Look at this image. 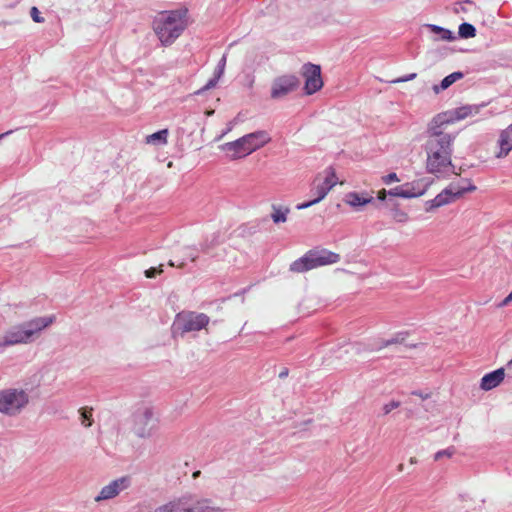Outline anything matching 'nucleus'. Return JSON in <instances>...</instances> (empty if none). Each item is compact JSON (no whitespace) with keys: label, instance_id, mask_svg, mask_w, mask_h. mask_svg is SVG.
<instances>
[{"label":"nucleus","instance_id":"obj_1","mask_svg":"<svg viewBox=\"0 0 512 512\" xmlns=\"http://www.w3.org/2000/svg\"><path fill=\"white\" fill-rule=\"evenodd\" d=\"M456 135L445 133L443 126L432 119L427 128V139L423 146L426 153V170L439 175L454 168L452 164L453 144Z\"/></svg>","mask_w":512,"mask_h":512},{"label":"nucleus","instance_id":"obj_2","mask_svg":"<svg viewBox=\"0 0 512 512\" xmlns=\"http://www.w3.org/2000/svg\"><path fill=\"white\" fill-rule=\"evenodd\" d=\"M186 8L162 11L153 21V29L160 42L171 45L187 27Z\"/></svg>","mask_w":512,"mask_h":512},{"label":"nucleus","instance_id":"obj_3","mask_svg":"<svg viewBox=\"0 0 512 512\" xmlns=\"http://www.w3.org/2000/svg\"><path fill=\"white\" fill-rule=\"evenodd\" d=\"M55 316L36 317L30 321L9 329L0 341L2 346H12L16 344H26L33 341L34 336L40 331L50 326L55 321Z\"/></svg>","mask_w":512,"mask_h":512},{"label":"nucleus","instance_id":"obj_4","mask_svg":"<svg viewBox=\"0 0 512 512\" xmlns=\"http://www.w3.org/2000/svg\"><path fill=\"white\" fill-rule=\"evenodd\" d=\"M209 498L195 499L191 493H185L180 497L157 507L154 512H223L220 507L211 506Z\"/></svg>","mask_w":512,"mask_h":512},{"label":"nucleus","instance_id":"obj_5","mask_svg":"<svg viewBox=\"0 0 512 512\" xmlns=\"http://www.w3.org/2000/svg\"><path fill=\"white\" fill-rule=\"evenodd\" d=\"M340 259V255L335 252L325 248H314L293 261L289 270L294 273H303L321 266L338 263Z\"/></svg>","mask_w":512,"mask_h":512},{"label":"nucleus","instance_id":"obj_6","mask_svg":"<svg viewBox=\"0 0 512 512\" xmlns=\"http://www.w3.org/2000/svg\"><path fill=\"white\" fill-rule=\"evenodd\" d=\"M134 434L142 439L153 437L160 426V414L151 405L138 407L132 415Z\"/></svg>","mask_w":512,"mask_h":512},{"label":"nucleus","instance_id":"obj_7","mask_svg":"<svg viewBox=\"0 0 512 512\" xmlns=\"http://www.w3.org/2000/svg\"><path fill=\"white\" fill-rule=\"evenodd\" d=\"M210 322V318L205 313L194 311L179 312L172 324V333L174 336L183 337L186 333L197 332L205 328Z\"/></svg>","mask_w":512,"mask_h":512},{"label":"nucleus","instance_id":"obj_8","mask_svg":"<svg viewBox=\"0 0 512 512\" xmlns=\"http://www.w3.org/2000/svg\"><path fill=\"white\" fill-rule=\"evenodd\" d=\"M29 395L24 389L0 390V413L9 417L19 415L29 404Z\"/></svg>","mask_w":512,"mask_h":512},{"label":"nucleus","instance_id":"obj_9","mask_svg":"<svg viewBox=\"0 0 512 512\" xmlns=\"http://www.w3.org/2000/svg\"><path fill=\"white\" fill-rule=\"evenodd\" d=\"M301 74L305 78L304 94L312 95L323 87L320 65L305 63L301 68Z\"/></svg>","mask_w":512,"mask_h":512},{"label":"nucleus","instance_id":"obj_10","mask_svg":"<svg viewBox=\"0 0 512 512\" xmlns=\"http://www.w3.org/2000/svg\"><path fill=\"white\" fill-rule=\"evenodd\" d=\"M300 86V80L297 76L286 74L275 78L271 86V98L281 99L286 95L296 91Z\"/></svg>","mask_w":512,"mask_h":512},{"label":"nucleus","instance_id":"obj_11","mask_svg":"<svg viewBox=\"0 0 512 512\" xmlns=\"http://www.w3.org/2000/svg\"><path fill=\"white\" fill-rule=\"evenodd\" d=\"M131 486V477L122 476L111 481L108 485L102 487L99 494L95 497L96 502L113 499L118 496L122 491Z\"/></svg>","mask_w":512,"mask_h":512},{"label":"nucleus","instance_id":"obj_12","mask_svg":"<svg viewBox=\"0 0 512 512\" xmlns=\"http://www.w3.org/2000/svg\"><path fill=\"white\" fill-rule=\"evenodd\" d=\"M461 192L462 191L457 190L455 188L454 183H451L448 187H446L438 195H436L434 199L426 202L425 210L427 212H430L433 209L447 205L453 202L454 200L460 198Z\"/></svg>","mask_w":512,"mask_h":512},{"label":"nucleus","instance_id":"obj_13","mask_svg":"<svg viewBox=\"0 0 512 512\" xmlns=\"http://www.w3.org/2000/svg\"><path fill=\"white\" fill-rule=\"evenodd\" d=\"M426 186L421 188V181H412L388 190V195L405 199L416 198L424 195Z\"/></svg>","mask_w":512,"mask_h":512},{"label":"nucleus","instance_id":"obj_14","mask_svg":"<svg viewBox=\"0 0 512 512\" xmlns=\"http://www.w3.org/2000/svg\"><path fill=\"white\" fill-rule=\"evenodd\" d=\"M470 109L471 108H469V105H463L461 107L440 113L433 118L434 123H439L440 125L444 126L446 124L454 123L455 121L463 120L471 116L469 112Z\"/></svg>","mask_w":512,"mask_h":512},{"label":"nucleus","instance_id":"obj_15","mask_svg":"<svg viewBox=\"0 0 512 512\" xmlns=\"http://www.w3.org/2000/svg\"><path fill=\"white\" fill-rule=\"evenodd\" d=\"M219 148L226 152L229 158L232 160L244 158L251 154L247 151L248 147L243 141V136L235 141L224 143Z\"/></svg>","mask_w":512,"mask_h":512},{"label":"nucleus","instance_id":"obj_16","mask_svg":"<svg viewBox=\"0 0 512 512\" xmlns=\"http://www.w3.org/2000/svg\"><path fill=\"white\" fill-rule=\"evenodd\" d=\"M271 140L269 134L264 130L255 131L243 136V141L248 147V152L253 153Z\"/></svg>","mask_w":512,"mask_h":512},{"label":"nucleus","instance_id":"obj_17","mask_svg":"<svg viewBox=\"0 0 512 512\" xmlns=\"http://www.w3.org/2000/svg\"><path fill=\"white\" fill-rule=\"evenodd\" d=\"M406 336H407L406 332H399L391 339L382 340L380 342H375V343H369L363 348V350L377 351V350H381L382 348L388 347L393 344L403 343ZM353 349H355L357 352L362 351L361 344H358V343L354 344Z\"/></svg>","mask_w":512,"mask_h":512},{"label":"nucleus","instance_id":"obj_18","mask_svg":"<svg viewBox=\"0 0 512 512\" xmlns=\"http://www.w3.org/2000/svg\"><path fill=\"white\" fill-rule=\"evenodd\" d=\"M504 377L505 369L503 367L486 373L481 379L480 388L484 391H490L499 386Z\"/></svg>","mask_w":512,"mask_h":512},{"label":"nucleus","instance_id":"obj_19","mask_svg":"<svg viewBox=\"0 0 512 512\" xmlns=\"http://www.w3.org/2000/svg\"><path fill=\"white\" fill-rule=\"evenodd\" d=\"M498 143L500 146L498 157L507 156L512 150V123L500 133Z\"/></svg>","mask_w":512,"mask_h":512},{"label":"nucleus","instance_id":"obj_20","mask_svg":"<svg viewBox=\"0 0 512 512\" xmlns=\"http://www.w3.org/2000/svg\"><path fill=\"white\" fill-rule=\"evenodd\" d=\"M344 202L353 208H360L370 203H374L372 196H364L357 192H349L344 197Z\"/></svg>","mask_w":512,"mask_h":512},{"label":"nucleus","instance_id":"obj_21","mask_svg":"<svg viewBox=\"0 0 512 512\" xmlns=\"http://www.w3.org/2000/svg\"><path fill=\"white\" fill-rule=\"evenodd\" d=\"M463 77H464V73L463 72L455 71V72L447 75L446 77H444L441 80L440 84L434 85L433 86V91L436 94H438L439 92L448 89L453 83H455L456 81L462 79Z\"/></svg>","mask_w":512,"mask_h":512},{"label":"nucleus","instance_id":"obj_22","mask_svg":"<svg viewBox=\"0 0 512 512\" xmlns=\"http://www.w3.org/2000/svg\"><path fill=\"white\" fill-rule=\"evenodd\" d=\"M328 192H329V187L324 188L323 186H321V184L318 185L315 189L316 197L310 201L297 204L296 209L303 210V209L309 208V207L319 203L321 200H323L326 197Z\"/></svg>","mask_w":512,"mask_h":512},{"label":"nucleus","instance_id":"obj_23","mask_svg":"<svg viewBox=\"0 0 512 512\" xmlns=\"http://www.w3.org/2000/svg\"><path fill=\"white\" fill-rule=\"evenodd\" d=\"M426 26L431 32L439 35L441 40L454 41L456 39L455 34L449 29L435 24H427Z\"/></svg>","mask_w":512,"mask_h":512},{"label":"nucleus","instance_id":"obj_24","mask_svg":"<svg viewBox=\"0 0 512 512\" xmlns=\"http://www.w3.org/2000/svg\"><path fill=\"white\" fill-rule=\"evenodd\" d=\"M272 210L273 212L271 213V219L275 224L286 222L287 215L290 212L288 207H281L273 204Z\"/></svg>","mask_w":512,"mask_h":512},{"label":"nucleus","instance_id":"obj_25","mask_svg":"<svg viewBox=\"0 0 512 512\" xmlns=\"http://www.w3.org/2000/svg\"><path fill=\"white\" fill-rule=\"evenodd\" d=\"M476 33L477 30L475 26L468 22H463L459 25L458 35L462 39L473 38L476 36Z\"/></svg>","mask_w":512,"mask_h":512},{"label":"nucleus","instance_id":"obj_26","mask_svg":"<svg viewBox=\"0 0 512 512\" xmlns=\"http://www.w3.org/2000/svg\"><path fill=\"white\" fill-rule=\"evenodd\" d=\"M168 129L159 130L149 136H147V143L155 145H164L167 143Z\"/></svg>","mask_w":512,"mask_h":512},{"label":"nucleus","instance_id":"obj_27","mask_svg":"<svg viewBox=\"0 0 512 512\" xmlns=\"http://www.w3.org/2000/svg\"><path fill=\"white\" fill-rule=\"evenodd\" d=\"M325 172H326V177H325L323 183L321 184V186H323L324 188L329 187V191H330L337 183L335 169L332 166H330L326 169Z\"/></svg>","mask_w":512,"mask_h":512},{"label":"nucleus","instance_id":"obj_28","mask_svg":"<svg viewBox=\"0 0 512 512\" xmlns=\"http://www.w3.org/2000/svg\"><path fill=\"white\" fill-rule=\"evenodd\" d=\"M454 183V186L457 190H460L462 191L461 192V197L467 193V192H473L475 191L477 188L474 184H472L471 180L470 179H462L460 182H453Z\"/></svg>","mask_w":512,"mask_h":512},{"label":"nucleus","instance_id":"obj_29","mask_svg":"<svg viewBox=\"0 0 512 512\" xmlns=\"http://www.w3.org/2000/svg\"><path fill=\"white\" fill-rule=\"evenodd\" d=\"M81 422L85 427H90L93 424L92 408L83 407L79 409Z\"/></svg>","mask_w":512,"mask_h":512},{"label":"nucleus","instance_id":"obj_30","mask_svg":"<svg viewBox=\"0 0 512 512\" xmlns=\"http://www.w3.org/2000/svg\"><path fill=\"white\" fill-rule=\"evenodd\" d=\"M391 214L393 219L398 223H405L409 219L408 214L405 211L399 209L398 206H394L391 209Z\"/></svg>","mask_w":512,"mask_h":512},{"label":"nucleus","instance_id":"obj_31","mask_svg":"<svg viewBox=\"0 0 512 512\" xmlns=\"http://www.w3.org/2000/svg\"><path fill=\"white\" fill-rule=\"evenodd\" d=\"M219 79H220L219 77H217L216 75H213V77L202 88L198 89L195 92V94L196 95H201L205 91L214 88L217 85Z\"/></svg>","mask_w":512,"mask_h":512},{"label":"nucleus","instance_id":"obj_32","mask_svg":"<svg viewBox=\"0 0 512 512\" xmlns=\"http://www.w3.org/2000/svg\"><path fill=\"white\" fill-rule=\"evenodd\" d=\"M226 54H224L221 59L219 60L216 68H215V71H214V75H216L217 77L221 78L222 75L224 74V70H225V66H226Z\"/></svg>","mask_w":512,"mask_h":512},{"label":"nucleus","instance_id":"obj_33","mask_svg":"<svg viewBox=\"0 0 512 512\" xmlns=\"http://www.w3.org/2000/svg\"><path fill=\"white\" fill-rule=\"evenodd\" d=\"M163 272V265L160 264L158 267H151L145 271L147 278H155L157 275Z\"/></svg>","mask_w":512,"mask_h":512},{"label":"nucleus","instance_id":"obj_34","mask_svg":"<svg viewBox=\"0 0 512 512\" xmlns=\"http://www.w3.org/2000/svg\"><path fill=\"white\" fill-rule=\"evenodd\" d=\"M454 453H455V448L454 447H449L447 449L438 451L435 454L434 459L437 461V460L441 459L444 456L451 457Z\"/></svg>","mask_w":512,"mask_h":512},{"label":"nucleus","instance_id":"obj_35","mask_svg":"<svg viewBox=\"0 0 512 512\" xmlns=\"http://www.w3.org/2000/svg\"><path fill=\"white\" fill-rule=\"evenodd\" d=\"M401 405L400 401L392 400L391 402L385 404L383 406V414H389L393 409L398 408Z\"/></svg>","mask_w":512,"mask_h":512},{"label":"nucleus","instance_id":"obj_36","mask_svg":"<svg viewBox=\"0 0 512 512\" xmlns=\"http://www.w3.org/2000/svg\"><path fill=\"white\" fill-rule=\"evenodd\" d=\"M30 15H31V18L33 19L34 22H36V23H43L44 22V18L41 16L40 11L38 10L37 7L33 6L31 8Z\"/></svg>","mask_w":512,"mask_h":512},{"label":"nucleus","instance_id":"obj_37","mask_svg":"<svg viewBox=\"0 0 512 512\" xmlns=\"http://www.w3.org/2000/svg\"><path fill=\"white\" fill-rule=\"evenodd\" d=\"M382 181L386 184V185H389L391 184L392 182H399L400 179L398 178L397 174L395 172H391L385 176L382 177Z\"/></svg>","mask_w":512,"mask_h":512},{"label":"nucleus","instance_id":"obj_38","mask_svg":"<svg viewBox=\"0 0 512 512\" xmlns=\"http://www.w3.org/2000/svg\"><path fill=\"white\" fill-rule=\"evenodd\" d=\"M185 256L189 258L192 262H195L196 259L198 258V251L196 248L187 247Z\"/></svg>","mask_w":512,"mask_h":512},{"label":"nucleus","instance_id":"obj_39","mask_svg":"<svg viewBox=\"0 0 512 512\" xmlns=\"http://www.w3.org/2000/svg\"><path fill=\"white\" fill-rule=\"evenodd\" d=\"M486 105V103L469 105V108H471L469 111L471 116L477 115L482 108L486 107Z\"/></svg>","mask_w":512,"mask_h":512},{"label":"nucleus","instance_id":"obj_40","mask_svg":"<svg viewBox=\"0 0 512 512\" xmlns=\"http://www.w3.org/2000/svg\"><path fill=\"white\" fill-rule=\"evenodd\" d=\"M417 77V74L416 73H410V74H407L403 77H400L398 79H395L392 81V83H401V82H407V81H411L413 79H415Z\"/></svg>","mask_w":512,"mask_h":512},{"label":"nucleus","instance_id":"obj_41","mask_svg":"<svg viewBox=\"0 0 512 512\" xmlns=\"http://www.w3.org/2000/svg\"><path fill=\"white\" fill-rule=\"evenodd\" d=\"M454 13L458 14V13H466L467 12V9L462 5L461 2H457L454 6Z\"/></svg>","mask_w":512,"mask_h":512},{"label":"nucleus","instance_id":"obj_42","mask_svg":"<svg viewBox=\"0 0 512 512\" xmlns=\"http://www.w3.org/2000/svg\"><path fill=\"white\" fill-rule=\"evenodd\" d=\"M387 196H388V190L382 189V190L378 191V193H377V200L383 202L386 200Z\"/></svg>","mask_w":512,"mask_h":512},{"label":"nucleus","instance_id":"obj_43","mask_svg":"<svg viewBox=\"0 0 512 512\" xmlns=\"http://www.w3.org/2000/svg\"><path fill=\"white\" fill-rule=\"evenodd\" d=\"M512 301V299H510V293L508 294L507 297H505L499 304H498V307H504L506 305H508L510 302Z\"/></svg>","mask_w":512,"mask_h":512},{"label":"nucleus","instance_id":"obj_44","mask_svg":"<svg viewBox=\"0 0 512 512\" xmlns=\"http://www.w3.org/2000/svg\"><path fill=\"white\" fill-rule=\"evenodd\" d=\"M412 394L421 397L423 400L429 398V394L428 393L424 394L421 391H413Z\"/></svg>","mask_w":512,"mask_h":512},{"label":"nucleus","instance_id":"obj_45","mask_svg":"<svg viewBox=\"0 0 512 512\" xmlns=\"http://www.w3.org/2000/svg\"><path fill=\"white\" fill-rule=\"evenodd\" d=\"M288 373H289L288 368H284V369L279 373V378L283 379V378L287 377V376H288Z\"/></svg>","mask_w":512,"mask_h":512},{"label":"nucleus","instance_id":"obj_46","mask_svg":"<svg viewBox=\"0 0 512 512\" xmlns=\"http://www.w3.org/2000/svg\"><path fill=\"white\" fill-rule=\"evenodd\" d=\"M11 133H13V130H9V131H7V132H5V133L0 134V141H1L3 138H5L6 136L10 135Z\"/></svg>","mask_w":512,"mask_h":512},{"label":"nucleus","instance_id":"obj_47","mask_svg":"<svg viewBox=\"0 0 512 512\" xmlns=\"http://www.w3.org/2000/svg\"><path fill=\"white\" fill-rule=\"evenodd\" d=\"M200 474H201V471H199V470L194 471V472H193V474H192V477H193L194 479H196V478H198V477L200 476Z\"/></svg>","mask_w":512,"mask_h":512},{"label":"nucleus","instance_id":"obj_48","mask_svg":"<svg viewBox=\"0 0 512 512\" xmlns=\"http://www.w3.org/2000/svg\"><path fill=\"white\" fill-rule=\"evenodd\" d=\"M461 3H462V5H463L464 3H467V4H473V2H472L471 0H463Z\"/></svg>","mask_w":512,"mask_h":512},{"label":"nucleus","instance_id":"obj_49","mask_svg":"<svg viewBox=\"0 0 512 512\" xmlns=\"http://www.w3.org/2000/svg\"><path fill=\"white\" fill-rule=\"evenodd\" d=\"M168 264H169V266H172V267L176 266V264L173 260H170Z\"/></svg>","mask_w":512,"mask_h":512},{"label":"nucleus","instance_id":"obj_50","mask_svg":"<svg viewBox=\"0 0 512 512\" xmlns=\"http://www.w3.org/2000/svg\"><path fill=\"white\" fill-rule=\"evenodd\" d=\"M507 367L508 368L512 367V359L507 363Z\"/></svg>","mask_w":512,"mask_h":512},{"label":"nucleus","instance_id":"obj_51","mask_svg":"<svg viewBox=\"0 0 512 512\" xmlns=\"http://www.w3.org/2000/svg\"><path fill=\"white\" fill-rule=\"evenodd\" d=\"M398 470H399V471H402V470H403V464H399V466H398Z\"/></svg>","mask_w":512,"mask_h":512},{"label":"nucleus","instance_id":"obj_52","mask_svg":"<svg viewBox=\"0 0 512 512\" xmlns=\"http://www.w3.org/2000/svg\"><path fill=\"white\" fill-rule=\"evenodd\" d=\"M410 462L413 464V463H416V459L415 458H411L410 459Z\"/></svg>","mask_w":512,"mask_h":512},{"label":"nucleus","instance_id":"obj_53","mask_svg":"<svg viewBox=\"0 0 512 512\" xmlns=\"http://www.w3.org/2000/svg\"><path fill=\"white\" fill-rule=\"evenodd\" d=\"M449 171L453 172V173H454V175H457V172H454V168H450V170H449Z\"/></svg>","mask_w":512,"mask_h":512},{"label":"nucleus","instance_id":"obj_54","mask_svg":"<svg viewBox=\"0 0 512 512\" xmlns=\"http://www.w3.org/2000/svg\"><path fill=\"white\" fill-rule=\"evenodd\" d=\"M202 251H206V246L202 245Z\"/></svg>","mask_w":512,"mask_h":512},{"label":"nucleus","instance_id":"obj_55","mask_svg":"<svg viewBox=\"0 0 512 512\" xmlns=\"http://www.w3.org/2000/svg\"><path fill=\"white\" fill-rule=\"evenodd\" d=\"M510 299H512V291L510 292Z\"/></svg>","mask_w":512,"mask_h":512}]
</instances>
